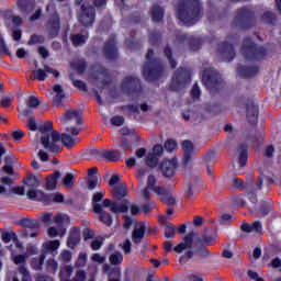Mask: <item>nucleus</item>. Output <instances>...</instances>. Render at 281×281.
Returning <instances> with one entry per match:
<instances>
[{
	"instance_id": "1",
	"label": "nucleus",
	"mask_w": 281,
	"mask_h": 281,
	"mask_svg": "<svg viewBox=\"0 0 281 281\" xmlns=\"http://www.w3.org/2000/svg\"><path fill=\"white\" fill-rule=\"evenodd\" d=\"M194 236H196L194 232L189 233L187 236H184L183 240L173 248L176 254H183L184 251V254L180 257V262H188V260L192 259L194 254L198 256V258H210V250L203 246H201L195 251L192 250Z\"/></svg>"
},
{
	"instance_id": "2",
	"label": "nucleus",
	"mask_w": 281,
	"mask_h": 281,
	"mask_svg": "<svg viewBox=\"0 0 281 281\" xmlns=\"http://www.w3.org/2000/svg\"><path fill=\"white\" fill-rule=\"evenodd\" d=\"M177 16L184 25H194L201 19L199 0H182L177 8Z\"/></svg>"
},
{
	"instance_id": "3",
	"label": "nucleus",
	"mask_w": 281,
	"mask_h": 281,
	"mask_svg": "<svg viewBox=\"0 0 281 281\" xmlns=\"http://www.w3.org/2000/svg\"><path fill=\"white\" fill-rule=\"evenodd\" d=\"M38 132L41 133V144L45 150H49V153H58L60 150V146L58 145L60 133L54 130L52 122H46L40 126Z\"/></svg>"
},
{
	"instance_id": "4",
	"label": "nucleus",
	"mask_w": 281,
	"mask_h": 281,
	"mask_svg": "<svg viewBox=\"0 0 281 281\" xmlns=\"http://www.w3.org/2000/svg\"><path fill=\"white\" fill-rule=\"evenodd\" d=\"M104 199V192H97L92 196V206L94 212H102V207H110V211L113 214H124L128 212V205L126 204H119L115 202H112L109 199H105L102 204L100 201Z\"/></svg>"
},
{
	"instance_id": "5",
	"label": "nucleus",
	"mask_w": 281,
	"mask_h": 281,
	"mask_svg": "<svg viewBox=\"0 0 281 281\" xmlns=\"http://www.w3.org/2000/svg\"><path fill=\"white\" fill-rule=\"evenodd\" d=\"M153 49H149L146 55L147 65L144 66L143 76L148 80L149 82H153V80H158V78L161 76L164 71V66L159 64L156 59H153L154 56Z\"/></svg>"
},
{
	"instance_id": "6",
	"label": "nucleus",
	"mask_w": 281,
	"mask_h": 281,
	"mask_svg": "<svg viewBox=\"0 0 281 281\" xmlns=\"http://www.w3.org/2000/svg\"><path fill=\"white\" fill-rule=\"evenodd\" d=\"M202 82L206 89H221L223 87V79L215 69L209 68L203 71Z\"/></svg>"
},
{
	"instance_id": "7",
	"label": "nucleus",
	"mask_w": 281,
	"mask_h": 281,
	"mask_svg": "<svg viewBox=\"0 0 281 281\" xmlns=\"http://www.w3.org/2000/svg\"><path fill=\"white\" fill-rule=\"evenodd\" d=\"M95 22V8L90 5L89 3H83L81 5V12L79 14V23L83 25V27H91Z\"/></svg>"
},
{
	"instance_id": "8",
	"label": "nucleus",
	"mask_w": 281,
	"mask_h": 281,
	"mask_svg": "<svg viewBox=\"0 0 281 281\" xmlns=\"http://www.w3.org/2000/svg\"><path fill=\"white\" fill-rule=\"evenodd\" d=\"M78 135H80V128L78 127H66L65 132L60 134V142L66 148H74L78 142Z\"/></svg>"
},
{
	"instance_id": "9",
	"label": "nucleus",
	"mask_w": 281,
	"mask_h": 281,
	"mask_svg": "<svg viewBox=\"0 0 281 281\" xmlns=\"http://www.w3.org/2000/svg\"><path fill=\"white\" fill-rule=\"evenodd\" d=\"M241 54L248 59L260 58L265 54V48L256 47L251 40L246 38L241 47Z\"/></svg>"
},
{
	"instance_id": "10",
	"label": "nucleus",
	"mask_w": 281,
	"mask_h": 281,
	"mask_svg": "<svg viewBox=\"0 0 281 281\" xmlns=\"http://www.w3.org/2000/svg\"><path fill=\"white\" fill-rule=\"evenodd\" d=\"M156 183H157V178H155V176L153 175H149L147 177V186L140 192L142 199H145L146 201H148V199H150V190H153V192H155L158 195L166 194V189H164L162 187L156 186Z\"/></svg>"
},
{
	"instance_id": "11",
	"label": "nucleus",
	"mask_w": 281,
	"mask_h": 281,
	"mask_svg": "<svg viewBox=\"0 0 281 281\" xmlns=\"http://www.w3.org/2000/svg\"><path fill=\"white\" fill-rule=\"evenodd\" d=\"M187 82H190V71L186 68H180L172 78L171 90L179 91Z\"/></svg>"
},
{
	"instance_id": "12",
	"label": "nucleus",
	"mask_w": 281,
	"mask_h": 281,
	"mask_svg": "<svg viewBox=\"0 0 281 281\" xmlns=\"http://www.w3.org/2000/svg\"><path fill=\"white\" fill-rule=\"evenodd\" d=\"M48 74H52L53 76H55V78H58V76H60V72H58V70L49 67L48 65H45L44 68L33 70L32 79L40 80V82H45V80H47Z\"/></svg>"
},
{
	"instance_id": "13",
	"label": "nucleus",
	"mask_w": 281,
	"mask_h": 281,
	"mask_svg": "<svg viewBox=\"0 0 281 281\" xmlns=\"http://www.w3.org/2000/svg\"><path fill=\"white\" fill-rule=\"evenodd\" d=\"M26 106H19L18 111L20 113V115H24L25 117H30V115H32L34 109H38V105L41 104V101L38 100V98L31 95L29 97V99L25 102Z\"/></svg>"
},
{
	"instance_id": "14",
	"label": "nucleus",
	"mask_w": 281,
	"mask_h": 281,
	"mask_svg": "<svg viewBox=\"0 0 281 281\" xmlns=\"http://www.w3.org/2000/svg\"><path fill=\"white\" fill-rule=\"evenodd\" d=\"M177 158H171V159H165L160 164V170L164 177H172L175 175V170H177Z\"/></svg>"
},
{
	"instance_id": "15",
	"label": "nucleus",
	"mask_w": 281,
	"mask_h": 281,
	"mask_svg": "<svg viewBox=\"0 0 281 281\" xmlns=\"http://www.w3.org/2000/svg\"><path fill=\"white\" fill-rule=\"evenodd\" d=\"M218 54L222 60L228 61L234 60V56H236V52H234V46L232 44L222 43L218 46Z\"/></svg>"
},
{
	"instance_id": "16",
	"label": "nucleus",
	"mask_w": 281,
	"mask_h": 281,
	"mask_svg": "<svg viewBox=\"0 0 281 281\" xmlns=\"http://www.w3.org/2000/svg\"><path fill=\"white\" fill-rule=\"evenodd\" d=\"M137 87H139V79L132 76L125 77L121 85V88L125 93H133Z\"/></svg>"
},
{
	"instance_id": "17",
	"label": "nucleus",
	"mask_w": 281,
	"mask_h": 281,
	"mask_svg": "<svg viewBox=\"0 0 281 281\" xmlns=\"http://www.w3.org/2000/svg\"><path fill=\"white\" fill-rule=\"evenodd\" d=\"M145 234H146V224L144 222L136 224L134 231L132 232L133 244L139 245Z\"/></svg>"
},
{
	"instance_id": "18",
	"label": "nucleus",
	"mask_w": 281,
	"mask_h": 281,
	"mask_svg": "<svg viewBox=\"0 0 281 281\" xmlns=\"http://www.w3.org/2000/svg\"><path fill=\"white\" fill-rule=\"evenodd\" d=\"M71 120H75L76 124H78V125L82 124V116L80 115L79 110H68L60 117V122H63V124H67L68 122H71Z\"/></svg>"
},
{
	"instance_id": "19",
	"label": "nucleus",
	"mask_w": 281,
	"mask_h": 281,
	"mask_svg": "<svg viewBox=\"0 0 281 281\" xmlns=\"http://www.w3.org/2000/svg\"><path fill=\"white\" fill-rule=\"evenodd\" d=\"M181 146L184 153V161L187 164H190V161H192V158L196 154V150L194 149V144L191 140H183Z\"/></svg>"
},
{
	"instance_id": "20",
	"label": "nucleus",
	"mask_w": 281,
	"mask_h": 281,
	"mask_svg": "<svg viewBox=\"0 0 281 281\" xmlns=\"http://www.w3.org/2000/svg\"><path fill=\"white\" fill-rule=\"evenodd\" d=\"M105 57L110 60H113V58H116L117 56V49L115 48V38L109 40V42L104 46Z\"/></svg>"
},
{
	"instance_id": "21",
	"label": "nucleus",
	"mask_w": 281,
	"mask_h": 281,
	"mask_svg": "<svg viewBox=\"0 0 281 281\" xmlns=\"http://www.w3.org/2000/svg\"><path fill=\"white\" fill-rule=\"evenodd\" d=\"M238 74L241 76V78H254V76H258V67L244 66L238 69Z\"/></svg>"
},
{
	"instance_id": "22",
	"label": "nucleus",
	"mask_w": 281,
	"mask_h": 281,
	"mask_svg": "<svg viewBox=\"0 0 281 281\" xmlns=\"http://www.w3.org/2000/svg\"><path fill=\"white\" fill-rule=\"evenodd\" d=\"M240 228L241 232H245L246 234H251V232H255V234H262V224L260 222H255L254 224H243Z\"/></svg>"
},
{
	"instance_id": "23",
	"label": "nucleus",
	"mask_w": 281,
	"mask_h": 281,
	"mask_svg": "<svg viewBox=\"0 0 281 281\" xmlns=\"http://www.w3.org/2000/svg\"><path fill=\"white\" fill-rule=\"evenodd\" d=\"M251 16H254V13L251 12V10L247 9V8H243L238 11L236 20L241 23V27L243 23H247L249 22V20L251 19Z\"/></svg>"
},
{
	"instance_id": "24",
	"label": "nucleus",
	"mask_w": 281,
	"mask_h": 281,
	"mask_svg": "<svg viewBox=\"0 0 281 281\" xmlns=\"http://www.w3.org/2000/svg\"><path fill=\"white\" fill-rule=\"evenodd\" d=\"M26 196L27 199H31V201H47V195H45V192L36 189H30Z\"/></svg>"
},
{
	"instance_id": "25",
	"label": "nucleus",
	"mask_w": 281,
	"mask_h": 281,
	"mask_svg": "<svg viewBox=\"0 0 281 281\" xmlns=\"http://www.w3.org/2000/svg\"><path fill=\"white\" fill-rule=\"evenodd\" d=\"M247 119L250 124L258 122V106L250 103L247 105Z\"/></svg>"
},
{
	"instance_id": "26",
	"label": "nucleus",
	"mask_w": 281,
	"mask_h": 281,
	"mask_svg": "<svg viewBox=\"0 0 281 281\" xmlns=\"http://www.w3.org/2000/svg\"><path fill=\"white\" fill-rule=\"evenodd\" d=\"M78 243H80V231L74 228L69 234L67 245L70 249H74Z\"/></svg>"
},
{
	"instance_id": "27",
	"label": "nucleus",
	"mask_w": 281,
	"mask_h": 281,
	"mask_svg": "<svg viewBox=\"0 0 281 281\" xmlns=\"http://www.w3.org/2000/svg\"><path fill=\"white\" fill-rule=\"evenodd\" d=\"M88 40L89 35L82 33H77L71 36V43L75 47H80L81 45H85Z\"/></svg>"
},
{
	"instance_id": "28",
	"label": "nucleus",
	"mask_w": 281,
	"mask_h": 281,
	"mask_svg": "<svg viewBox=\"0 0 281 281\" xmlns=\"http://www.w3.org/2000/svg\"><path fill=\"white\" fill-rule=\"evenodd\" d=\"M53 93H55V97L53 98L55 104H60V102H63V99L65 98V90L63 89V86L55 85L53 87Z\"/></svg>"
},
{
	"instance_id": "29",
	"label": "nucleus",
	"mask_w": 281,
	"mask_h": 281,
	"mask_svg": "<svg viewBox=\"0 0 281 281\" xmlns=\"http://www.w3.org/2000/svg\"><path fill=\"white\" fill-rule=\"evenodd\" d=\"M58 179H60V171H56L55 173H52L46 179V188H47V190H56V186L58 183Z\"/></svg>"
},
{
	"instance_id": "30",
	"label": "nucleus",
	"mask_w": 281,
	"mask_h": 281,
	"mask_svg": "<svg viewBox=\"0 0 281 281\" xmlns=\"http://www.w3.org/2000/svg\"><path fill=\"white\" fill-rule=\"evenodd\" d=\"M45 251H43L38 258H34L31 262L32 269L35 271H41L43 269V263L45 262Z\"/></svg>"
},
{
	"instance_id": "31",
	"label": "nucleus",
	"mask_w": 281,
	"mask_h": 281,
	"mask_svg": "<svg viewBox=\"0 0 281 281\" xmlns=\"http://www.w3.org/2000/svg\"><path fill=\"white\" fill-rule=\"evenodd\" d=\"M164 19V9L159 5H154L151 9V20L159 23Z\"/></svg>"
},
{
	"instance_id": "32",
	"label": "nucleus",
	"mask_w": 281,
	"mask_h": 281,
	"mask_svg": "<svg viewBox=\"0 0 281 281\" xmlns=\"http://www.w3.org/2000/svg\"><path fill=\"white\" fill-rule=\"evenodd\" d=\"M72 273H74V267L65 266L64 268H61L59 272V278L61 281H70L69 278H71Z\"/></svg>"
},
{
	"instance_id": "33",
	"label": "nucleus",
	"mask_w": 281,
	"mask_h": 281,
	"mask_svg": "<svg viewBox=\"0 0 281 281\" xmlns=\"http://www.w3.org/2000/svg\"><path fill=\"white\" fill-rule=\"evenodd\" d=\"M95 214H99V218L101 223H104V225H108V227H111L113 224V217L109 213H104V207H102L101 212H95Z\"/></svg>"
},
{
	"instance_id": "34",
	"label": "nucleus",
	"mask_w": 281,
	"mask_h": 281,
	"mask_svg": "<svg viewBox=\"0 0 281 281\" xmlns=\"http://www.w3.org/2000/svg\"><path fill=\"white\" fill-rule=\"evenodd\" d=\"M22 227H25L26 229L31 231V229H38V227H41V223H38L37 220H23L21 222Z\"/></svg>"
},
{
	"instance_id": "35",
	"label": "nucleus",
	"mask_w": 281,
	"mask_h": 281,
	"mask_svg": "<svg viewBox=\"0 0 281 281\" xmlns=\"http://www.w3.org/2000/svg\"><path fill=\"white\" fill-rule=\"evenodd\" d=\"M158 196L160 198L162 203H166L167 205H175V203H177L175 196H172V194H170V191H168L167 189H165V194H158Z\"/></svg>"
},
{
	"instance_id": "36",
	"label": "nucleus",
	"mask_w": 281,
	"mask_h": 281,
	"mask_svg": "<svg viewBox=\"0 0 281 281\" xmlns=\"http://www.w3.org/2000/svg\"><path fill=\"white\" fill-rule=\"evenodd\" d=\"M247 147H245V145H241L239 147V160L238 164L241 168H245V166H247Z\"/></svg>"
},
{
	"instance_id": "37",
	"label": "nucleus",
	"mask_w": 281,
	"mask_h": 281,
	"mask_svg": "<svg viewBox=\"0 0 281 281\" xmlns=\"http://www.w3.org/2000/svg\"><path fill=\"white\" fill-rule=\"evenodd\" d=\"M114 196L119 201H121V199H124V196H126V186L125 184L115 186L114 187Z\"/></svg>"
},
{
	"instance_id": "38",
	"label": "nucleus",
	"mask_w": 281,
	"mask_h": 281,
	"mask_svg": "<svg viewBox=\"0 0 281 281\" xmlns=\"http://www.w3.org/2000/svg\"><path fill=\"white\" fill-rule=\"evenodd\" d=\"M109 260L111 265H122V262H124V255H122V252L120 251H115L110 256Z\"/></svg>"
},
{
	"instance_id": "39",
	"label": "nucleus",
	"mask_w": 281,
	"mask_h": 281,
	"mask_svg": "<svg viewBox=\"0 0 281 281\" xmlns=\"http://www.w3.org/2000/svg\"><path fill=\"white\" fill-rule=\"evenodd\" d=\"M103 159H105V161H120V156H117V151L115 150L104 149Z\"/></svg>"
},
{
	"instance_id": "40",
	"label": "nucleus",
	"mask_w": 281,
	"mask_h": 281,
	"mask_svg": "<svg viewBox=\"0 0 281 281\" xmlns=\"http://www.w3.org/2000/svg\"><path fill=\"white\" fill-rule=\"evenodd\" d=\"M87 260H88V256L87 252H80L76 262H75V267L76 269H82L86 267L87 265Z\"/></svg>"
},
{
	"instance_id": "41",
	"label": "nucleus",
	"mask_w": 281,
	"mask_h": 281,
	"mask_svg": "<svg viewBox=\"0 0 281 281\" xmlns=\"http://www.w3.org/2000/svg\"><path fill=\"white\" fill-rule=\"evenodd\" d=\"M69 79L72 81L74 87L77 89H80V91H89V88H87V83L82 80H78L74 77V74H70Z\"/></svg>"
},
{
	"instance_id": "42",
	"label": "nucleus",
	"mask_w": 281,
	"mask_h": 281,
	"mask_svg": "<svg viewBox=\"0 0 281 281\" xmlns=\"http://www.w3.org/2000/svg\"><path fill=\"white\" fill-rule=\"evenodd\" d=\"M165 227L166 238H175V235L177 234V228H175V225L171 223H165Z\"/></svg>"
},
{
	"instance_id": "43",
	"label": "nucleus",
	"mask_w": 281,
	"mask_h": 281,
	"mask_svg": "<svg viewBox=\"0 0 281 281\" xmlns=\"http://www.w3.org/2000/svg\"><path fill=\"white\" fill-rule=\"evenodd\" d=\"M60 247V241L58 239L48 241L44 245V251H56Z\"/></svg>"
},
{
	"instance_id": "44",
	"label": "nucleus",
	"mask_w": 281,
	"mask_h": 281,
	"mask_svg": "<svg viewBox=\"0 0 281 281\" xmlns=\"http://www.w3.org/2000/svg\"><path fill=\"white\" fill-rule=\"evenodd\" d=\"M54 223H56V225H67L69 223V215L58 214L54 217Z\"/></svg>"
},
{
	"instance_id": "45",
	"label": "nucleus",
	"mask_w": 281,
	"mask_h": 281,
	"mask_svg": "<svg viewBox=\"0 0 281 281\" xmlns=\"http://www.w3.org/2000/svg\"><path fill=\"white\" fill-rule=\"evenodd\" d=\"M158 161H159V158H157V156L149 153L148 156L146 157L145 164L146 166H149V168H155Z\"/></svg>"
},
{
	"instance_id": "46",
	"label": "nucleus",
	"mask_w": 281,
	"mask_h": 281,
	"mask_svg": "<svg viewBox=\"0 0 281 281\" xmlns=\"http://www.w3.org/2000/svg\"><path fill=\"white\" fill-rule=\"evenodd\" d=\"M164 147L167 153H175V150H177V140L168 139L166 140Z\"/></svg>"
},
{
	"instance_id": "47",
	"label": "nucleus",
	"mask_w": 281,
	"mask_h": 281,
	"mask_svg": "<svg viewBox=\"0 0 281 281\" xmlns=\"http://www.w3.org/2000/svg\"><path fill=\"white\" fill-rule=\"evenodd\" d=\"M72 67L76 69V71L82 74L85 69H87V64L82 59H78L72 63Z\"/></svg>"
},
{
	"instance_id": "48",
	"label": "nucleus",
	"mask_w": 281,
	"mask_h": 281,
	"mask_svg": "<svg viewBox=\"0 0 281 281\" xmlns=\"http://www.w3.org/2000/svg\"><path fill=\"white\" fill-rule=\"evenodd\" d=\"M48 236L50 238H56V236H65V228H60L59 231L56 229V227H49L48 228Z\"/></svg>"
},
{
	"instance_id": "49",
	"label": "nucleus",
	"mask_w": 281,
	"mask_h": 281,
	"mask_svg": "<svg viewBox=\"0 0 281 281\" xmlns=\"http://www.w3.org/2000/svg\"><path fill=\"white\" fill-rule=\"evenodd\" d=\"M19 273L22 277L21 281H32V276H30V271L24 266L19 268Z\"/></svg>"
},
{
	"instance_id": "50",
	"label": "nucleus",
	"mask_w": 281,
	"mask_h": 281,
	"mask_svg": "<svg viewBox=\"0 0 281 281\" xmlns=\"http://www.w3.org/2000/svg\"><path fill=\"white\" fill-rule=\"evenodd\" d=\"M100 183V178L98 176L90 177L88 180V190H95Z\"/></svg>"
},
{
	"instance_id": "51",
	"label": "nucleus",
	"mask_w": 281,
	"mask_h": 281,
	"mask_svg": "<svg viewBox=\"0 0 281 281\" xmlns=\"http://www.w3.org/2000/svg\"><path fill=\"white\" fill-rule=\"evenodd\" d=\"M64 188H72L74 187V173H67L63 179Z\"/></svg>"
},
{
	"instance_id": "52",
	"label": "nucleus",
	"mask_w": 281,
	"mask_h": 281,
	"mask_svg": "<svg viewBox=\"0 0 281 281\" xmlns=\"http://www.w3.org/2000/svg\"><path fill=\"white\" fill-rule=\"evenodd\" d=\"M40 231L38 228H33V229H25L22 235L24 238H36V236H38Z\"/></svg>"
},
{
	"instance_id": "53",
	"label": "nucleus",
	"mask_w": 281,
	"mask_h": 281,
	"mask_svg": "<svg viewBox=\"0 0 281 281\" xmlns=\"http://www.w3.org/2000/svg\"><path fill=\"white\" fill-rule=\"evenodd\" d=\"M48 25L55 30L56 32H58V30L60 29V19L58 18V15H54L53 19L48 22Z\"/></svg>"
},
{
	"instance_id": "54",
	"label": "nucleus",
	"mask_w": 281,
	"mask_h": 281,
	"mask_svg": "<svg viewBox=\"0 0 281 281\" xmlns=\"http://www.w3.org/2000/svg\"><path fill=\"white\" fill-rule=\"evenodd\" d=\"M165 56L168 58L172 69H175V67H177V61L172 59V50L168 46L165 48Z\"/></svg>"
},
{
	"instance_id": "55",
	"label": "nucleus",
	"mask_w": 281,
	"mask_h": 281,
	"mask_svg": "<svg viewBox=\"0 0 281 281\" xmlns=\"http://www.w3.org/2000/svg\"><path fill=\"white\" fill-rule=\"evenodd\" d=\"M59 260H61V262H71V251L63 250L59 255Z\"/></svg>"
},
{
	"instance_id": "56",
	"label": "nucleus",
	"mask_w": 281,
	"mask_h": 281,
	"mask_svg": "<svg viewBox=\"0 0 281 281\" xmlns=\"http://www.w3.org/2000/svg\"><path fill=\"white\" fill-rule=\"evenodd\" d=\"M41 43H45V38L38 35H32L31 40L29 41V45H38Z\"/></svg>"
},
{
	"instance_id": "57",
	"label": "nucleus",
	"mask_w": 281,
	"mask_h": 281,
	"mask_svg": "<svg viewBox=\"0 0 281 281\" xmlns=\"http://www.w3.org/2000/svg\"><path fill=\"white\" fill-rule=\"evenodd\" d=\"M26 186H29V188H32V190H34V188H38V186H41V182H38V178H36L35 176H31L29 178V182Z\"/></svg>"
},
{
	"instance_id": "58",
	"label": "nucleus",
	"mask_w": 281,
	"mask_h": 281,
	"mask_svg": "<svg viewBox=\"0 0 281 281\" xmlns=\"http://www.w3.org/2000/svg\"><path fill=\"white\" fill-rule=\"evenodd\" d=\"M47 267L49 271H53V273H56V271H58V261L55 259H48Z\"/></svg>"
},
{
	"instance_id": "59",
	"label": "nucleus",
	"mask_w": 281,
	"mask_h": 281,
	"mask_svg": "<svg viewBox=\"0 0 281 281\" xmlns=\"http://www.w3.org/2000/svg\"><path fill=\"white\" fill-rule=\"evenodd\" d=\"M26 126L30 131H38V128H41V126L38 127V124L36 123V119H34L33 116H30Z\"/></svg>"
},
{
	"instance_id": "60",
	"label": "nucleus",
	"mask_w": 281,
	"mask_h": 281,
	"mask_svg": "<svg viewBox=\"0 0 281 281\" xmlns=\"http://www.w3.org/2000/svg\"><path fill=\"white\" fill-rule=\"evenodd\" d=\"M91 260L92 262H98V265H104V262H106V257H102L100 254H93Z\"/></svg>"
},
{
	"instance_id": "61",
	"label": "nucleus",
	"mask_w": 281,
	"mask_h": 281,
	"mask_svg": "<svg viewBox=\"0 0 281 281\" xmlns=\"http://www.w3.org/2000/svg\"><path fill=\"white\" fill-rule=\"evenodd\" d=\"M111 124H113V126H123L124 125V116H113L111 119Z\"/></svg>"
},
{
	"instance_id": "62",
	"label": "nucleus",
	"mask_w": 281,
	"mask_h": 281,
	"mask_svg": "<svg viewBox=\"0 0 281 281\" xmlns=\"http://www.w3.org/2000/svg\"><path fill=\"white\" fill-rule=\"evenodd\" d=\"M151 155H154V157H161V155H164V146L161 145H155L153 148V153H150Z\"/></svg>"
},
{
	"instance_id": "63",
	"label": "nucleus",
	"mask_w": 281,
	"mask_h": 281,
	"mask_svg": "<svg viewBox=\"0 0 281 281\" xmlns=\"http://www.w3.org/2000/svg\"><path fill=\"white\" fill-rule=\"evenodd\" d=\"M90 155L95 157V159H104V149H92Z\"/></svg>"
},
{
	"instance_id": "64",
	"label": "nucleus",
	"mask_w": 281,
	"mask_h": 281,
	"mask_svg": "<svg viewBox=\"0 0 281 281\" xmlns=\"http://www.w3.org/2000/svg\"><path fill=\"white\" fill-rule=\"evenodd\" d=\"M15 236L16 234L14 233H2V241L8 244L10 243V240H14Z\"/></svg>"
}]
</instances>
